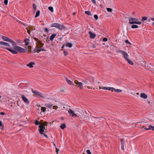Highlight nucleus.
<instances>
[{
	"label": "nucleus",
	"instance_id": "f257e3e1",
	"mask_svg": "<svg viewBox=\"0 0 154 154\" xmlns=\"http://www.w3.org/2000/svg\"><path fill=\"white\" fill-rule=\"evenodd\" d=\"M51 27H54L60 30H63L65 29L66 27L63 25H61L58 23H54L51 24Z\"/></svg>",
	"mask_w": 154,
	"mask_h": 154
},
{
	"label": "nucleus",
	"instance_id": "f03ea898",
	"mask_svg": "<svg viewBox=\"0 0 154 154\" xmlns=\"http://www.w3.org/2000/svg\"><path fill=\"white\" fill-rule=\"evenodd\" d=\"M129 23L130 24H136L140 25L141 24V22L140 21H138V19L133 18L130 17L129 18Z\"/></svg>",
	"mask_w": 154,
	"mask_h": 154
},
{
	"label": "nucleus",
	"instance_id": "7ed1b4c3",
	"mask_svg": "<svg viewBox=\"0 0 154 154\" xmlns=\"http://www.w3.org/2000/svg\"><path fill=\"white\" fill-rule=\"evenodd\" d=\"M117 52L122 55L125 60L129 58V56L126 52L121 50H118Z\"/></svg>",
	"mask_w": 154,
	"mask_h": 154
},
{
	"label": "nucleus",
	"instance_id": "20e7f679",
	"mask_svg": "<svg viewBox=\"0 0 154 154\" xmlns=\"http://www.w3.org/2000/svg\"><path fill=\"white\" fill-rule=\"evenodd\" d=\"M13 49L16 50L17 52L20 53H25L27 51V50L23 48L18 46H15L13 47Z\"/></svg>",
	"mask_w": 154,
	"mask_h": 154
},
{
	"label": "nucleus",
	"instance_id": "39448f33",
	"mask_svg": "<svg viewBox=\"0 0 154 154\" xmlns=\"http://www.w3.org/2000/svg\"><path fill=\"white\" fill-rule=\"evenodd\" d=\"M82 82H83V85H85L86 86H87V87L89 88H90V87L89 86L91 84L90 81L88 79H86L83 80L82 81Z\"/></svg>",
	"mask_w": 154,
	"mask_h": 154
},
{
	"label": "nucleus",
	"instance_id": "423d86ee",
	"mask_svg": "<svg viewBox=\"0 0 154 154\" xmlns=\"http://www.w3.org/2000/svg\"><path fill=\"white\" fill-rule=\"evenodd\" d=\"M68 112L70 116L74 117H77L78 116L74 112V111L72 110L71 109H69L68 111Z\"/></svg>",
	"mask_w": 154,
	"mask_h": 154
},
{
	"label": "nucleus",
	"instance_id": "0eeeda50",
	"mask_svg": "<svg viewBox=\"0 0 154 154\" xmlns=\"http://www.w3.org/2000/svg\"><path fill=\"white\" fill-rule=\"evenodd\" d=\"M1 48L4 49H6L7 50L11 52V53H12L13 54H16L17 53V51L15 50L13 48V49H12L9 48H6L4 47H1Z\"/></svg>",
	"mask_w": 154,
	"mask_h": 154
},
{
	"label": "nucleus",
	"instance_id": "6e6552de",
	"mask_svg": "<svg viewBox=\"0 0 154 154\" xmlns=\"http://www.w3.org/2000/svg\"><path fill=\"white\" fill-rule=\"evenodd\" d=\"M38 127L39 128L38 130L40 133L41 134H43V132L44 131L45 127H44V125H40L38 126Z\"/></svg>",
	"mask_w": 154,
	"mask_h": 154
},
{
	"label": "nucleus",
	"instance_id": "1a4fd4ad",
	"mask_svg": "<svg viewBox=\"0 0 154 154\" xmlns=\"http://www.w3.org/2000/svg\"><path fill=\"white\" fill-rule=\"evenodd\" d=\"M74 82L75 84L78 85L80 89H82L83 88V83L79 82L77 80H75Z\"/></svg>",
	"mask_w": 154,
	"mask_h": 154
},
{
	"label": "nucleus",
	"instance_id": "9d476101",
	"mask_svg": "<svg viewBox=\"0 0 154 154\" xmlns=\"http://www.w3.org/2000/svg\"><path fill=\"white\" fill-rule=\"evenodd\" d=\"M0 45L3 46L4 47L6 48V47H10V45L8 43L0 41Z\"/></svg>",
	"mask_w": 154,
	"mask_h": 154
},
{
	"label": "nucleus",
	"instance_id": "9b49d317",
	"mask_svg": "<svg viewBox=\"0 0 154 154\" xmlns=\"http://www.w3.org/2000/svg\"><path fill=\"white\" fill-rule=\"evenodd\" d=\"M143 128H144V129L146 130H152L154 131V126L152 125H149L148 128H146L145 126H143Z\"/></svg>",
	"mask_w": 154,
	"mask_h": 154
},
{
	"label": "nucleus",
	"instance_id": "f8f14e48",
	"mask_svg": "<svg viewBox=\"0 0 154 154\" xmlns=\"http://www.w3.org/2000/svg\"><path fill=\"white\" fill-rule=\"evenodd\" d=\"M21 98L23 100V101L25 103H26L27 104H29V101L28 100L24 95H22L21 96Z\"/></svg>",
	"mask_w": 154,
	"mask_h": 154
},
{
	"label": "nucleus",
	"instance_id": "ddd939ff",
	"mask_svg": "<svg viewBox=\"0 0 154 154\" xmlns=\"http://www.w3.org/2000/svg\"><path fill=\"white\" fill-rule=\"evenodd\" d=\"M32 91L33 93L35 94V95H37L41 97H43V96L42 95V93L41 92L38 91H34L33 90H32Z\"/></svg>",
	"mask_w": 154,
	"mask_h": 154
},
{
	"label": "nucleus",
	"instance_id": "4468645a",
	"mask_svg": "<svg viewBox=\"0 0 154 154\" xmlns=\"http://www.w3.org/2000/svg\"><path fill=\"white\" fill-rule=\"evenodd\" d=\"M34 39L37 42L38 45H40V47H42L43 46L44 44L42 43L41 41L38 40V38H35Z\"/></svg>",
	"mask_w": 154,
	"mask_h": 154
},
{
	"label": "nucleus",
	"instance_id": "2eb2a0df",
	"mask_svg": "<svg viewBox=\"0 0 154 154\" xmlns=\"http://www.w3.org/2000/svg\"><path fill=\"white\" fill-rule=\"evenodd\" d=\"M89 33L90 35V37L91 38H94L96 36L95 34L92 33L91 31L89 32Z\"/></svg>",
	"mask_w": 154,
	"mask_h": 154
},
{
	"label": "nucleus",
	"instance_id": "dca6fc26",
	"mask_svg": "<svg viewBox=\"0 0 154 154\" xmlns=\"http://www.w3.org/2000/svg\"><path fill=\"white\" fill-rule=\"evenodd\" d=\"M2 39L5 41L9 42L11 41V39L5 36L2 37Z\"/></svg>",
	"mask_w": 154,
	"mask_h": 154
},
{
	"label": "nucleus",
	"instance_id": "f3484780",
	"mask_svg": "<svg viewBox=\"0 0 154 154\" xmlns=\"http://www.w3.org/2000/svg\"><path fill=\"white\" fill-rule=\"evenodd\" d=\"M114 91H115L116 92H118V93L121 92L122 91V90H121L119 89H116L115 88L112 87L111 91L112 92Z\"/></svg>",
	"mask_w": 154,
	"mask_h": 154
},
{
	"label": "nucleus",
	"instance_id": "a211bd4d",
	"mask_svg": "<svg viewBox=\"0 0 154 154\" xmlns=\"http://www.w3.org/2000/svg\"><path fill=\"white\" fill-rule=\"evenodd\" d=\"M102 88L103 90H109V91H111L112 87H102Z\"/></svg>",
	"mask_w": 154,
	"mask_h": 154
},
{
	"label": "nucleus",
	"instance_id": "6ab92c4d",
	"mask_svg": "<svg viewBox=\"0 0 154 154\" xmlns=\"http://www.w3.org/2000/svg\"><path fill=\"white\" fill-rule=\"evenodd\" d=\"M57 35L56 34L54 33L52 34L50 36V39L51 41H52L54 38L56 37V36Z\"/></svg>",
	"mask_w": 154,
	"mask_h": 154
},
{
	"label": "nucleus",
	"instance_id": "aec40b11",
	"mask_svg": "<svg viewBox=\"0 0 154 154\" xmlns=\"http://www.w3.org/2000/svg\"><path fill=\"white\" fill-rule=\"evenodd\" d=\"M66 81L67 83L70 85H74L72 83V82L69 80L67 78H66Z\"/></svg>",
	"mask_w": 154,
	"mask_h": 154
},
{
	"label": "nucleus",
	"instance_id": "412c9836",
	"mask_svg": "<svg viewBox=\"0 0 154 154\" xmlns=\"http://www.w3.org/2000/svg\"><path fill=\"white\" fill-rule=\"evenodd\" d=\"M45 105L49 108H51L53 106V104L50 103H46Z\"/></svg>",
	"mask_w": 154,
	"mask_h": 154
},
{
	"label": "nucleus",
	"instance_id": "4be33fe9",
	"mask_svg": "<svg viewBox=\"0 0 154 154\" xmlns=\"http://www.w3.org/2000/svg\"><path fill=\"white\" fill-rule=\"evenodd\" d=\"M41 51V50L39 49H38V48H36L33 50V52L34 53H39Z\"/></svg>",
	"mask_w": 154,
	"mask_h": 154
},
{
	"label": "nucleus",
	"instance_id": "5701e85b",
	"mask_svg": "<svg viewBox=\"0 0 154 154\" xmlns=\"http://www.w3.org/2000/svg\"><path fill=\"white\" fill-rule=\"evenodd\" d=\"M140 97L142 98H144V99H146L147 98V96L144 93H141L140 94Z\"/></svg>",
	"mask_w": 154,
	"mask_h": 154
},
{
	"label": "nucleus",
	"instance_id": "b1692460",
	"mask_svg": "<svg viewBox=\"0 0 154 154\" xmlns=\"http://www.w3.org/2000/svg\"><path fill=\"white\" fill-rule=\"evenodd\" d=\"M29 40L28 39H26L25 40V42L26 46H28L29 44Z\"/></svg>",
	"mask_w": 154,
	"mask_h": 154
},
{
	"label": "nucleus",
	"instance_id": "393cba45",
	"mask_svg": "<svg viewBox=\"0 0 154 154\" xmlns=\"http://www.w3.org/2000/svg\"><path fill=\"white\" fill-rule=\"evenodd\" d=\"M34 62H30L29 64H28L27 65V66H29L30 68H32L33 67V64H34Z\"/></svg>",
	"mask_w": 154,
	"mask_h": 154
},
{
	"label": "nucleus",
	"instance_id": "a878e982",
	"mask_svg": "<svg viewBox=\"0 0 154 154\" xmlns=\"http://www.w3.org/2000/svg\"><path fill=\"white\" fill-rule=\"evenodd\" d=\"M126 61H127L128 63L131 65H133L134 64L133 62L131 60H130L129 58L128 59V60H126Z\"/></svg>",
	"mask_w": 154,
	"mask_h": 154
},
{
	"label": "nucleus",
	"instance_id": "bb28decb",
	"mask_svg": "<svg viewBox=\"0 0 154 154\" xmlns=\"http://www.w3.org/2000/svg\"><path fill=\"white\" fill-rule=\"evenodd\" d=\"M66 46L67 47L71 48L72 46V44L70 43H67L66 44Z\"/></svg>",
	"mask_w": 154,
	"mask_h": 154
},
{
	"label": "nucleus",
	"instance_id": "cd10ccee",
	"mask_svg": "<svg viewBox=\"0 0 154 154\" xmlns=\"http://www.w3.org/2000/svg\"><path fill=\"white\" fill-rule=\"evenodd\" d=\"M44 31L46 33H48L49 31L50 30L48 28L45 27L44 28Z\"/></svg>",
	"mask_w": 154,
	"mask_h": 154
},
{
	"label": "nucleus",
	"instance_id": "c85d7f7f",
	"mask_svg": "<svg viewBox=\"0 0 154 154\" xmlns=\"http://www.w3.org/2000/svg\"><path fill=\"white\" fill-rule=\"evenodd\" d=\"M40 11H38L36 12V14L35 16V17L36 18L37 17H38V16H39L40 15Z\"/></svg>",
	"mask_w": 154,
	"mask_h": 154
},
{
	"label": "nucleus",
	"instance_id": "c756f323",
	"mask_svg": "<svg viewBox=\"0 0 154 154\" xmlns=\"http://www.w3.org/2000/svg\"><path fill=\"white\" fill-rule=\"evenodd\" d=\"M121 145H124L125 144V142L124 141V139L123 138H121L120 139Z\"/></svg>",
	"mask_w": 154,
	"mask_h": 154
},
{
	"label": "nucleus",
	"instance_id": "7c9ffc66",
	"mask_svg": "<svg viewBox=\"0 0 154 154\" xmlns=\"http://www.w3.org/2000/svg\"><path fill=\"white\" fill-rule=\"evenodd\" d=\"M66 127V126L65 124H62L60 126V127L62 129H64Z\"/></svg>",
	"mask_w": 154,
	"mask_h": 154
},
{
	"label": "nucleus",
	"instance_id": "2f4dec72",
	"mask_svg": "<svg viewBox=\"0 0 154 154\" xmlns=\"http://www.w3.org/2000/svg\"><path fill=\"white\" fill-rule=\"evenodd\" d=\"M48 9L51 11V12H53L54 11V9L53 7L51 6H50L48 8Z\"/></svg>",
	"mask_w": 154,
	"mask_h": 154
},
{
	"label": "nucleus",
	"instance_id": "473e14b6",
	"mask_svg": "<svg viewBox=\"0 0 154 154\" xmlns=\"http://www.w3.org/2000/svg\"><path fill=\"white\" fill-rule=\"evenodd\" d=\"M9 42L11 43L12 45L14 46V47L15 46H17L15 44V42H14L11 39V41H10Z\"/></svg>",
	"mask_w": 154,
	"mask_h": 154
},
{
	"label": "nucleus",
	"instance_id": "72a5a7b5",
	"mask_svg": "<svg viewBox=\"0 0 154 154\" xmlns=\"http://www.w3.org/2000/svg\"><path fill=\"white\" fill-rule=\"evenodd\" d=\"M138 27L137 25H133L131 26V28L133 29L137 28Z\"/></svg>",
	"mask_w": 154,
	"mask_h": 154
},
{
	"label": "nucleus",
	"instance_id": "f704fd0d",
	"mask_svg": "<svg viewBox=\"0 0 154 154\" xmlns=\"http://www.w3.org/2000/svg\"><path fill=\"white\" fill-rule=\"evenodd\" d=\"M46 108L45 107H42L41 108V110L43 112H45L46 110Z\"/></svg>",
	"mask_w": 154,
	"mask_h": 154
},
{
	"label": "nucleus",
	"instance_id": "c9c22d12",
	"mask_svg": "<svg viewBox=\"0 0 154 154\" xmlns=\"http://www.w3.org/2000/svg\"><path fill=\"white\" fill-rule=\"evenodd\" d=\"M0 126H1V129H3L4 128V126L3 125L2 123V122L0 120Z\"/></svg>",
	"mask_w": 154,
	"mask_h": 154
},
{
	"label": "nucleus",
	"instance_id": "e433bc0d",
	"mask_svg": "<svg viewBox=\"0 0 154 154\" xmlns=\"http://www.w3.org/2000/svg\"><path fill=\"white\" fill-rule=\"evenodd\" d=\"M85 14H88V15H90L91 14V12L89 11H86L85 12Z\"/></svg>",
	"mask_w": 154,
	"mask_h": 154
},
{
	"label": "nucleus",
	"instance_id": "4c0bfd02",
	"mask_svg": "<svg viewBox=\"0 0 154 154\" xmlns=\"http://www.w3.org/2000/svg\"><path fill=\"white\" fill-rule=\"evenodd\" d=\"M106 10L108 12H111L112 11V9L110 8H107Z\"/></svg>",
	"mask_w": 154,
	"mask_h": 154
},
{
	"label": "nucleus",
	"instance_id": "58836bf2",
	"mask_svg": "<svg viewBox=\"0 0 154 154\" xmlns=\"http://www.w3.org/2000/svg\"><path fill=\"white\" fill-rule=\"evenodd\" d=\"M40 124L39 122L38 121L36 120L35 121V124L36 125H38Z\"/></svg>",
	"mask_w": 154,
	"mask_h": 154
},
{
	"label": "nucleus",
	"instance_id": "ea45409f",
	"mask_svg": "<svg viewBox=\"0 0 154 154\" xmlns=\"http://www.w3.org/2000/svg\"><path fill=\"white\" fill-rule=\"evenodd\" d=\"M32 6L33 8L35 10L37 7L36 5L35 4H33L32 5Z\"/></svg>",
	"mask_w": 154,
	"mask_h": 154
},
{
	"label": "nucleus",
	"instance_id": "a19ab883",
	"mask_svg": "<svg viewBox=\"0 0 154 154\" xmlns=\"http://www.w3.org/2000/svg\"><path fill=\"white\" fill-rule=\"evenodd\" d=\"M94 18L96 20H97L98 19V16L97 15H96V14L94 15Z\"/></svg>",
	"mask_w": 154,
	"mask_h": 154
},
{
	"label": "nucleus",
	"instance_id": "79ce46f5",
	"mask_svg": "<svg viewBox=\"0 0 154 154\" xmlns=\"http://www.w3.org/2000/svg\"><path fill=\"white\" fill-rule=\"evenodd\" d=\"M86 152L87 154H91V153L89 150H87Z\"/></svg>",
	"mask_w": 154,
	"mask_h": 154
},
{
	"label": "nucleus",
	"instance_id": "37998d69",
	"mask_svg": "<svg viewBox=\"0 0 154 154\" xmlns=\"http://www.w3.org/2000/svg\"><path fill=\"white\" fill-rule=\"evenodd\" d=\"M147 17H142V20H147Z\"/></svg>",
	"mask_w": 154,
	"mask_h": 154
},
{
	"label": "nucleus",
	"instance_id": "c03bdc74",
	"mask_svg": "<svg viewBox=\"0 0 154 154\" xmlns=\"http://www.w3.org/2000/svg\"><path fill=\"white\" fill-rule=\"evenodd\" d=\"M63 53L65 56H66L68 54V52L66 51H63Z\"/></svg>",
	"mask_w": 154,
	"mask_h": 154
},
{
	"label": "nucleus",
	"instance_id": "a18cd8bd",
	"mask_svg": "<svg viewBox=\"0 0 154 154\" xmlns=\"http://www.w3.org/2000/svg\"><path fill=\"white\" fill-rule=\"evenodd\" d=\"M5 4V5H7L8 3V0H5L4 1Z\"/></svg>",
	"mask_w": 154,
	"mask_h": 154
},
{
	"label": "nucleus",
	"instance_id": "49530a36",
	"mask_svg": "<svg viewBox=\"0 0 154 154\" xmlns=\"http://www.w3.org/2000/svg\"><path fill=\"white\" fill-rule=\"evenodd\" d=\"M107 40V39L106 38H104L103 39V42H106Z\"/></svg>",
	"mask_w": 154,
	"mask_h": 154
},
{
	"label": "nucleus",
	"instance_id": "de8ad7c7",
	"mask_svg": "<svg viewBox=\"0 0 154 154\" xmlns=\"http://www.w3.org/2000/svg\"><path fill=\"white\" fill-rule=\"evenodd\" d=\"M47 123L46 122H44L43 123V124L42 125H44V127H45V126L47 125Z\"/></svg>",
	"mask_w": 154,
	"mask_h": 154
},
{
	"label": "nucleus",
	"instance_id": "09e8293b",
	"mask_svg": "<svg viewBox=\"0 0 154 154\" xmlns=\"http://www.w3.org/2000/svg\"><path fill=\"white\" fill-rule=\"evenodd\" d=\"M57 108V106H53V109H56Z\"/></svg>",
	"mask_w": 154,
	"mask_h": 154
},
{
	"label": "nucleus",
	"instance_id": "8fccbe9b",
	"mask_svg": "<svg viewBox=\"0 0 154 154\" xmlns=\"http://www.w3.org/2000/svg\"><path fill=\"white\" fill-rule=\"evenodd\" d=\"M125 42L126 43H128L130 44H131V43L129 42L128 41V40H127L125 41Z\"/></svg>",
	"mask_w": 154,
	"mask_h": 154
},
{
	"label": "nucleus",
	"instance_id": "3c124183",
	"mask_svg": "<svg viewBox=\"0 0 154 154\" xmlns=\"http://www.w3.org/2000/svg\"><path fill=\"white\" fill-rule=\"evenodd\" d=\"M124 145H121V149L123 150L124 149Z\"/></svg>",
	"mask_w": 154,
	"mask_h": 154
},
{
	"label": "nucleus",
	"instance_id": "603ef678",
	"mask_svg": "<svg viewBox=\"0 0 154 154\" xmlns=\"http://www.w3.org/2000/svg\"><path fill=\"white\" fill-rule=\"evenodd\" d=\"M91 1L93 3H94V4H96V1L95 0H91Z\"/></svg>",
	"mask_w": 154,
	"mask_h": 154
},
{
	"label": "nucleus",
	"instance_id": "864d4df0",
	"mask_svg": "<svg viewBox=\"0 0 154 154\" xmlns=\"http://www.w3.org/2000/svg\"><path fill=\"white\" fill-rule=\"evenodd\" d=\"M59 151V150L57 148L56 149V152L58 154Z\"/></svg>",
	"mask_w": 154,
	"mask_h": 154
},
{
	"label": "nucleus",
	"instance_id": "5fc2aeb1",
	"mask_svg": "<svg viewBox=\"0 0 154 154\" xmlns=\"http://www.w3.org/2000/svg\"><path fill=\"white\" fill-rule=\"evenodd\" d=\"M43 134L44 136L45 137H47V138H48V137L47 135H46V134H44L43 133V134Z\"/></svg>",
	"mask_w": 154,
	"mask_h": 154
},
{
	"label": "nucleus",
	"instance_id": "6e6d98bb",
	"mask_svg": "<svg viewBox=\"0 0 154 154\" xmlns=\"http://www.w3.org/2000/svg\"><path fill=\"white\" fill-rule=\"evenodd\" d=\"M40 48H41V47H40ZM40 50H41V51H45V50L43 49V48H41V49H40Z\"/></svg>",
	"mask_w": 154,
	"mask_h": 154
},
{
	"label": "nucleus",
	"instance_id": "4d7b16f0",
	"mask_svg": "<svg viewBox=\"0 0 154 154\" xmlns=\"http://www.w3.org/2000/svg\"><path fill=\"white\" fill-rule=\"evenodd\" d=\"M0 114L1 115H4L5 114V113L4 112H0Z\"/></svg>",
	"mask_w": 154,
	"mask_h": 154
},
{
	"label": "nucleus",
	"instance_id": "13d9d810",
	"mask_svg": "<svg viewBox=\"0 0 154 154\" xmlns=\"http://www.w3.org/2000/svg\"><path fill=\"white\" fill-rule=\"evenodd\" d=\"M62 37H60L58 38V39L60 41H61L62 39Z\"/></svg>",
	"mask_w": 154,
	"mask_h": 154
},
{
	"label": "nucleus",
	"instance_id": "bf43d9fd",
	"mask_svg": "<svg viewBox=\"0 0 154 154\" xmlns=\"http://www.w3.org/2000/svg\"><path fill=\"white\" fill-rule=\"evenodd\" d=\"M17 42L19 43H21V41L20 40L18 39L17 41Z\"/></svg>",
	"mask_w": 154,
	"mask_h": 154
},
{
	"label": "nucleus",
	"instance_id": "052dcab7",
	"mask_svg": "<svg viewBox=\"0 0 154 154\" xmlns=\"http://www.w3.org/2000/svg\"><path fill=\"white\" fill-rule=\"evenodd\" d=\"M65 45V44H64V45H63V46H62V49H63V48H64V47Z\"/></svg>",
	"mask_w": 154,
	"mask_h": 154
},
{
	"label": "nucleus",
	"instance_id": "680f3d73",
	"mask_svg": "<svg viewBox=\"0 0 154 154\" xmlns=\"http://www.w3.org/2000/svg\"><path fill=\"white\" fill-rule=\"evenodd\" d=\"M151 20H152V21H154V18H151Z\"/></svg>",
	"mask_w": 154,
	"mask_h": 154
},
{
	"label": "nucleus",
	"instance_id": "e2e57ef3",
	"mask_svg": "<svg viewBox=\"0 0 154 154\" xmlns=\"http://www.w3.org/2000/svg\"><path fill=\"white\" fill-rule=\"evenodd\" d=\"M30 32V31L29 30H28V32L29 33Z\"/></svg>",
	"mask_w": 154,
	"mask_h": 154
},
{
	"label": "nucleus",
	"instance_id": "0e129e2a",
	"mask_svg": "<svg viewBox=\"0 0 154 154\" xmlns=\"http://www.w3.org/2000/svg\"><path fill=\"white\" fill-rule=\"evenodd\" d=\"M93 48H95L96 47V46H95V45H93Z\"/></svg>",
	"mask_w": 154,
	"mask_h": 154
},
{
	"label": "nucleus",
	"instance_id": "69168bd1",
	"mask_svg": "<svg viewBox=\"0 0 154 154\" xmlns=\"http://www.w3.org/2000/svg\"><path fill=\"white\" fill-rule=\"evenodd\" d=\"M75 14V13L74 12L73 13V15H74Z\"/></svg>",
	"mask_w": 154,
	"mask_h": 154
},
{
	"label": "nucleus",
	"instance_id": "338daca9",
	"mask_svg": "<svg viewBox=\"0 0 154 154\" xmlns=\"http://www.w3.org/2000/svg\"><path fill=\"white\" fill-rule=\"evenodd\" d=\"M152 25L154 26V22L152 23Z\"/></svg>",
	"mask_w": 154,
	"mask_h": 154
},
{
	"label": "nucleus",
	"instance_id": "774afa93",
	"mask_svg": "<svg viewBox=\"0 0 154 154\" xmlns=\"http://www.w3.org/2000/svg\"><path fill=\"white\" fill-rule=\"evenodd\" d=\"M135 14V13H134V12H133V14Z\"/></svg>",
	"mask_w": 154,
	"mask_h": 154
}]
</instances>
